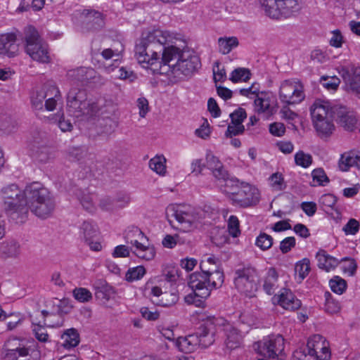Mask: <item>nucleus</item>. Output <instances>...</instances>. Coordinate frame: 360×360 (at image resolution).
Masks as SVG:
<instances>
[{
  "label": "nucleus",
  "instance_id": "12",
  "mask_svg": "<svg viewBox=\"0 0 360 360\" xmlns=\"http://www.w3.org/2000/svg\"><path fill=\"white\" fill-rule=\"evenodd\" d=\"M235 275L234 284L236 288L247 296L252 297L257 290L256 269L250 266L241 267L236 270Z\"/></svg>",
  "mask_w": 360,
  "mask_h": 360
},
{
  "label": "nucleus",
  "instance_id": "8",
  "mask_svg": "<svg viewBox=\"0 0 360 360\" xmlns=\"http://www.w3.org/2000/svg\"><path fill=\"white\" fill-rule=\"evenodd\" d=\"M224 191L229 195L232 204L240 207H248L256 205L260 199V194L257 188L249 184L236 181L234 186L224 188Z\"/></svg>",
  "mask_w": 360,
  "mask_h": 360
},
{
  "label": "nucleus",
  "instance_id": "46",
  "mask_svg": "<svg viewBox=\"0 0 360 360\" xmlns=\"http://www.w3.org/2000/svg\"><path fill=\"white\" fill-rule=\"evenodd\" d=\"M146 274V269L143 266H138L129 269L125 275V278L129 282L141 279Z\"/></svg>",
  "mask_w": 360,
  "mask_h": 360
},
{
  "label": "nucleus",
  "instance_id": "19",
  "mask_svg": "<svg viewBox=\"0 0 360 360\" xmlns=\"http://www.w3.org/2000/svg\"><path fill=\"white\" fill-rule=\"evenodd\" d=\"M29 146L33 158L39 162L46 163L55 157L53 149L41 138H34L30 141Z\"/></svg>",
  "mask_w": 360,
  "mask_h": 360
},
{
  "label": "nucleus",
  "instance_id": "59",
  "mask_svg": "<svg viewBox=\"0 0 360 360\" xmlns=\"http://www.w3.org/2000/svg\"><path fill=\"white\" fill-rule=\"evenodd\" d=\"M67 155L70 160L77 161L83 158L84 151L80 147H70L67 150Z\"/></svg>",
  "mask_w": 360,
  "mask_h": 360
},
{
  "label": "nucleus",
  "instance_id": "41",
  "mask_svg": "<svg viewBox=\"0 0 360 360\" xmlns=\"http://www.w3.org/2000/svg\"><path fill=\"white\" fill-rule=\"evenodd\" d=\"M310 261L307 258L297 262L295 266V271L298 274L301 281L304 280L310 271Z\"/></svg>",
  "mask_w": 360,
  "mask_h": 360
},
{
  "label": "nucleus",
  "instance_id": "52",
  "mask_svg": "<svg viewBox=\"0 0 360 360\" xmlns=\"http://www.w3.org/2000/svg\"><path fill=\"white\" fill-rule=\"evenodd\" d=\"M321 83L325 89L336 90L340 83V79L336 76H323L321 78Z\"/></svg>",
  "mask_w": 360,
  "mask_h": 360
},
{
  "label": "nucleus",
  "instance_id": "50",
  "mask_svg": "<svg viewBox=\"0 0 360 360\" xmlns=\"http://www.w3.org/2000/svg\"><path fill=\"white\" fill-rule=\"evenodd\" d=\"M330 286L333 292L341 295L346 290L347 283L344 279L336 276L330 281Z\"/></svg>",
  "mask_w": 360,
  "mask_h": 360
},
{
  "label": "nucleus",
  "instance_id": "49",
  "mask_svg": "<svg viewBox=\"0 0 360 360\" xmlns=\"http://www.w3.org/2000/svg\"><path fill=\"white\" fill-rule=\"evenodd\" d=\"M255 245L262 250H269L273 245V238L265 233H260L256 239Z\"/></svg>",
  "mask_w": 360,
  "mask_h": 360
},
{
  "label": "nucleus",
  "instance_id": "24",
  "mask_svg": "<svg viewBox=\"0 0 360 360\" xmlns=\"http://www.w3.org/2000/svg\"><path fill=\"white\" fill-rule=\"evenodd\" d=\"M277 302L283 309L295 311L300 308L301 301L289 289H283L278 295Z\"/></svg>",
  "mask_w": 360,
  "mask_h": 360
},
{
  "label": "nucleus",
  "instance_id": "62",
  "mask_svg": "<svg viewBox=\"0 0 360 360\" xmlns=\"http://www.w3.org/2000/svg\"><path fill=\"white\" fill-rule=\"evenodd\" d=\"M295 246V238L294 237H287L280 243V250L282 253L285 254Z\"/></svg>",
  "mask_w": 360,
  "mask_h": 360
},
{
  "label": "nucleus",
  "instance_id": "27",
  "mask_svg": "<svg viewBox=\"0 0 360 360\" xmlns=\"http://www.w3.org/2000/svg\"><path fill=\"white\" fill-rule=\"evenodd\" d=\"M318 266L328 271L338 266L339 262L337 259L326 255L324 250H320L316 255Z\"/></svg>",
  "mask_w": 360,
  "mask_h": 360
},
{
  "label": "nucleus",
  "instance_id": "44",
  "mask_svg": "<svg viewBox=\"0 0 360 360\" xmlns=\"http://www.w3.org/2000/svg\"><path fill=\"white\" fill-rule=\"evenodd\" d=\"M312 156L309 153H305L302 150H299L295 155V162L297 165L303 168H307L312 164Z\"/></svg>",
  "mask_w": 360,
  "mask_h": 360
},
{
  "label": "nucleus",
  "instance_id": "30",
  "mask_svg": "<svg viewBox=\"0 0 360 360\" xmlns=\"http://www.w3.org/2000/svg\"><path fill=\"white\" fill-rule=\"evenodd\" d=\"M278 274L275 269H269L267 276L264 280L263 285L264 290L269 295L275 292V290L278 288Z\"/></svg>",
  "mask_w": 360,
  "mask_h": 360
},
{
  "label": "nucleus",
  "instance_id": "45",
  "mask_svg": "<svg viewBox=\"0 0 360 360\" xmlns=\"http://www.w3.org/2000/svg\"><path fill=\"white\" fill-rule=\"evenodd\" d=\"M112 288L107 285H102L96 288L95 296L102 303L108 302L111 296Z\"/></svg>",
  "mask_w": 360,
  "mask_h": 360
},
{
  "label": "nucleus",
  "instance_id": "25",
  "mask_svg": "<svg viewBox=\"0 0 360 360\" xmlns=\"http://www.w3.org/2000/svg\"><path fill=\"white\" fill-rule=\"evenodd\" d=\"M71 76L77 78L84 85L96 84L101 80L100 76L91 68H80L73 71Z\"/></svg>",
  "mask_w": 360,
  "mask_h": 360
},
{
  "label": "nucleus",
  "instance_id": "18",
  "mask_svg": "<svg viewBox=\"0 0 360 360\" xmlns=\"http://www.w3.org/2000/svg\"><path fill=\"white\" fill-rule=\"evenodd\" d=\"M201 271H195L192 274H198L200 277L198 280L200 281V285L202 288H207L210 292L212 289L220 288L224 280V276L221 271L216 269L213 271L205 270L202 263L200 264Z\"/></svg>",
  "mask_w": 360,
  "mask_h": 360
},
{
  "label": "nucleus",
  "instance_id": "3",
  "mask_svg": "<svg viewBox=\"0 0 360 360\" xmlns=\"http://www.w3.org/2000/svg\"><path fill=\"white\" fill-rule=\"evenodd\" d=\"M67 104L70 108L77 113L75 116L82 120H94L100 116L109 113L108 105L104 99L89 101L86 91H68Z\"/></svg>",
  "mask_w": 360,
  "mask_h": 360
},
{
  "label": "nucleus",
  "instance_id": "34",
  "mask_svg": "<svg viewBox=\"0 0 360 360\" xmlns=\"http://www.w3.org/2000/svg\"><path fill=\"white\" fill-rule=\"evenodd\" d=\"M280 97L283 102L294 105L304 100L305 95L304 91H281Z\"/></svg>",
  "mask_w": 360,
  "mask_h": 360
},
{
  "label": "nucleus",
  "instance_id": "22",
  "mask_svg": "<svg viewBox=\"0 0 360 360\" xmlns=\"http://www.w3.org/2000/svg\"><path fill=\"white\" fill-rule=\"evenodd\" d=\"M228 233H229L224 230L219 232V236L214 238V240H217L216 243H217L218 245L227 243L229 240V235L232 236L233 238H236L240 235L239 221L237 217L231 215L229 217L228 221Z\"/></svg>",
  "mask_w": 360,
  "mask_h": 360
},
{
  "label": "nucleus",
  "instance_id": "33",
  "mask_svg": "<svg viewBox=\"0 0 360 360\" xmlns=\"http://www.w3.org/2000/svg\"><path fill=\"white\" fill-rule=\"evenodd\" d=\"M52 119L63 132H70L73 129V124L70 119L65 117L63 110H59L53 115Z\"/></svg>",
  "mask_w": 360,
  "mask_h": 360
},
{
  "label": "nucleus",
  "instance_id": "14",
  "mask_svg": "<svg viewBox=\"0 0 360 360\" xmlns=\"http://www.w3.org/2000/svg\"><path fill=\"white\" fill-rule=\"evenodd\" d=\"M143 238V233L137 227L129 229L124 236L126 243L136 248L133 253L141 259L149 261L155 257V250L153 246L145 245L139 241Z\"/></svg>",
  "mask_w": 360,
  "mask_h": 360
},
{
  "label": "nucleus",
  "instance_id": "58",
  "mask_svg": "<svg viewBox=\"0 0 360 360\" xmlns=\"http://www.w3.org/2000/svg\"><path fill=\"white\" fill-rule=\"evenodd\" d=\"M162 275L167 281H174L179 276L178 269L174 266H165L162 271Z\"/></svg>",
  "mask_w": 360,
  "mask_h": 360
},
{
  "label": "nucleus",
  "instance_id": "48",
  "mask_svg": "<svg viewBox=\"0 0 360 360\" xmlns=\"http://www.w3.org/2000/svg\"><path fill=\"white\" fill-rule=\"evenodd\" d=\"M338 123L346 130H354L356 123V117L354 112L350 110Z\"/></svg>",
  "mask_w": 360,
  "mask_h": 360
},
{
  "label": "nucleus",
  "instance_id": "39",
  "mask_svg": "<svg viewBox=\"0 0 360 360\" xmlns=\"http://www.w3.org/2000/svg\"><path fill=\"white\" fill-rule=\"evenodd\" d=\"M325 297V311L328 314H336L340 310V303L335 300L330 292H326L324 293Z\"/></svg>",
  "mask_w": 360,
  "mask_h": 360
},
{
  "label": "nucleus",
  "instance_id": "32",
  "mask_svg": "<svg viewBox=\"0 0 360 360\" xmlns=\"http://www.w3.org/2000/svg\"><path fill=\"white\" fill-rule=\"evenodd\" d=\"M238 40L236 37H220L218 39L219 51L222 54H228L238 46Z\"/></svg>",
  "mask_w": 360,
  "mask_h": 360
},
{
  "label": "nucleus",
  "instance_id": "6",
  "mask_svg": "<svg viewBox=\"0 0 360 360\" xmlns=\"http://www.w3.org/2000/svg\"><path fill=\"white\" fill-rule=\"evenodd\" d=\"M23 39L25 52L32 60L42 63L50 62L48 45L34 27L29 25L24 29Z\"/></svg>",
  "mask_w": 360,
  "mask_h": 360
},
{
  "label": "nucleus",
  "instance_id": "29",
  "mask_svg": "<svg viewBox=\"0 0 360 360\" xmlns=\"http://www.w3.org/2000/svg\"><path fill=\"white\" fill-rule=\"evenodd\" d=\"M212 173L220 186H224V188L232 187L236 183V180L229 178V174L224 165H222L221 167L214 170Z\"/></svg>",
  "mask_w": 360,
  "mask_h": 360
},
{
  "label": "nucleus",
  "instance_id": "43",
  "mask_svg": "<svg viewBox=\"0 0 360 360\" xmlns=\"http://www.w3.org/2000/svg\"><path fill=\"white\" fill-rule=\"evenodd\" d=\"M46 95L45 91H32L30 99L32 107L34 110H42L44 108V100Z\"/></svg>",
  "mask_w": 360,
  "mask_h": 360
},
{
  "label": "nucleus",
  "instance_id": "17",
  "mask_svg": "<svg viewBox=\"0 0 360 360\" xmlns=\"http://www.w3.org/2000/svg\"><path fill=\"white\" fill-rule=\"evenodd\" d=\"M308 354L317 360H328L330 357L329 343L321 335L311 336L307 342Z\"/></svg>",
  "mask_w": 360,
  "mask_h": 360
},
{
  "label": "nucleus",
  "instance_id": "4",
  "mask_svg": "<svg viewBox=\"0 0 360 360\" xmlns=\"http://www.w3.org/2000/svg\"><path fill=\"white\" fill-rule=\"evenodd\" d=\"M1 193L6 214L17 223H23L27 219L25 189L22 191L17 184H12L4 187Z\"/></svg>",
  "mask_w": 360,
  "mask_h": 360
},
{
  "label": "nucleus",
  "instance_id": "42",
  "mask_svg": "<svg viewBox=\"0 0 360 360\" xmlns=\"http://www.w3.org/2000/svg\"><path fill=\"white\" fill-rule=\"evenodd\" d=\"M29 354V348L20 346L15 349H8L5 354L6 360H17L19 356H27Z\"/></svg>",
  "mask_w": 360,
  "mask_h": 360
},
{
  "label": "nucleus",
  "instance_id": "16",
  "mask_svg": "<svg viewBox=\"0 0 360 360\" xmlns=\"http://www.w3.org/2000/svg\"><path fill=\"white\" fill-rule=\"evenodd\" d=\"M200 277L198 274H191L188 285L193 290V293L187 295L184 297L185 302L188 304H193L198 307H205V299H207L210 292L207 288H202L200 285V281L198 280Z\"/></svg>",
  "mask_w": 360,
  "mask_h": 360
},
{
  "label": "nucleus",
  "instance_id": "51",
  "mask_svg": "<svg viewBox=\"0 0 360 360\" xmlns=\"http://www.w3.org/2000/svg\"><path fill=\"white\" fill-rule=\"evenodd\" d=\"M303 88L304 85L297 78L285 79L281 82L280 86L281 89L302 90Z\"/></svg>",
  "mask_w": 360,
  "mask_h": 360
},
{
  "label": "nucleus",
  "instance_id": "28",
  "mask_svg": "<svg viewBox=\"0 0 360 360\" xmlns=\"http://www.w3.org/2000/svg\"><path fill=\"white\" fill-rule=\"evenodd\" d=\"M0 252L5 257H16L20 254V245L14 240L3 242L0 245Z\"/></svg>",
  "mask_w": 360,
  "mask_h": 360
},
{
  "label": "nucleus",
  "instance_id": "61",
  "mask_svg": "<svg viewBox=\"0 0 360 360\" xmlns=\"http://www.w3.org/2000/svg\"><path fill=\"white\" fill-rule=\"evenodd\" d=\"M245 131V127L244 126H238L236 124H230L228 127L227 130L225 132V136L226 137L231 138L234 136H237L239 134H242Z\"/></svg>",
  "mask_w": 360,
  "mask_h": 360
},
{
  "label": "nucleus",
  "instance_id": "15",
  "mask_svg": "<svg viewBox=\"0 0 360 360\" xmlns=\"http://www.w3.org/2000/svg\"><path fill=\"white\" fill-rule=\"evenodd\" d=\"M200 66L199 58L187 50L183 52L181 58L172 65V72L176 77L181 79L191 75Z\"/></svg>",
  "mask_w": 360,
  "mask_h": 360
},
{
  "label": "nucleus",
  "instance_id": "63",
  "mask_svg": "<svg viewBox=\"0 0 360 360\" xmlns=\"http://www.w3.org/2000/svg\"><path fill=\"white\" fill-rule=\"evenodd\" d=\"M206 160L207 168L210 169L212 172L214 170L219 169V167H221V166L223 165V164L220 162L218 158L211 154L207 155Z\"/></svg>",
  "mask_w": 360,
  "mask_h": 360
},
{
  "label": "nucleus",
  "instance_id": "21",
  "mask_svg": "<svg viewBox=\"0 0 360 360\" xmlns=\"http://www.w3.org/2000/svg\"><path fill=\"white\" fill-rule=\"evenodd\" d=\"M19 51L16 37L13 33H7L0 36V57L13 58Z\"/></svg>",
  "mask_w": 360,
  "mask_h": 360
},
{
  "label": "nucleus",
  "instance_id": "31",
  "mask_svg": "<svg viewBox=\"0 0 360 360\" xmlns=\"http://www.w3.org/2000/svg\"><path fill=\"white\" fill-rule=\"evenodd\" d=\"M63 340L62 345L66 349L76 347L79 342V334L74 328L67 330L61 336Z\"/></svg>",
  "mask_w": 360,
  "mask_h": 360
},
{
  "label": "nucleus",
  "instance_id": "13",
  "mask_svg": "<svg viewBox=\"0 0 360 360\" xmlns=\"http://www.w3.org/2000/svg\"><path fill=\"white\" fill-rule=\"evenodd\" d=\"M167 217H174L179 224V229L184 232L190 231L198 221V216L190 207L170 205L167 209Z\"/></svg>",
  "mask_w": 360,
  "mask_h": 360
},
{
  "label": "nucleus",
  "instance_id": "10",
  "mask_svg": "<svg viewBox=\"0 0 360 360\" xmlns=\"http://www.w3.org/2000/svg\"><path fill=\"white\" fill-rule=\"evenodd\" d=\"M265 13L271 18H288L301 9L300 0H259Z\"/></svg>",
  "mask_w": 360,
  "mask_h": 360
},
{
  "label": "nucleus",
  "instance_id": "37",
  "mask_svg": "<svg viewBox=\"0 0 360 360\" xmlns=\"http://www.w3.org/2000/svg\"><path fill=\"white\" fill-rule=\"evenodd\" d=\"M81 231L85 242L94 240V238L98 236V231L96 226L89 221H84L82 224Z\"/></svg>",
  "mask_w": 360,
  "mask_h": 360
},
{
  "label": "nucleus",
  "instance_id": "54",
  "mask_svg": "<svg viewBox=\"0 0 360 360\" xmlns=\"http://www.w3.org/2000/svg\"><path fill=\"white\" fill-rule=\"evenodd\" d=\"M73 295L77 300L81 302H88L92 298L91 292L83 288L75 289L73 290Z\"/></svg>",
  "mask_w": 360,
  "mask_h": 360
},
{
  "label": "nucleus",
  "instance_id": "20",
  "mask_svg": "<svg viewBox=\"0 0 360 360\" xmlns=\"http://www.w3.org/2000/svg\"><path fill=\"white\" fill-rule=\"evenodd\" d=\"M177 39L175 37L174 42H168L165 44L164 47V51L160 56V62L163 63L164 65H167L169 68H172V65L174 63H172L174 60H179L181 58V55L183 52H186L184 48H180L176 44Z\"/></svg>",
  "mask_w": 360,
  "mask_h": 360
},
{
  "label": "nucleus",
  "instance_id": "7",
  "mask_svg": "<svg viewBox=\"0 0 360 360\" xmlns=\"http://www.w3.org/2000/svg\"><path fill=\"white\" fill-rule=\"evenodd\" d=\"M199 328V332L195 334L188 335L185 337H179L176 340V345L180 351L184 353H191L198 346L207 347L214 342V332L207 321Z\"/></svg>",
  "mask_w": 360,
  "mask_h": 360
},
{
  "label": "nucleus",
  "instance_id": "60",
  "mask_svg": "<svg viewBox=\"0 0 360 360\" xmlns=\"http://www.w3.org/2000/svg\"><path fill=\"white\" fill-rule=\"evenodd\" d=\"M116 209L122 208L129 204L131 201L130 195L127 193H120L114 199Z\"/></svg>",
  "mask_w": 360,
  "mask_h": 360
},
{
  "label": "nucleus",
  "instance_id": "57",
  "mask_svg": "<svg viewBox=\"0 0 360 360\" xmlns=\"http://www.w3.org/2000/svg\"><path fill=\"white\" fill-rule=\"evenodd\" d=\"M179 235L174 236L167 235L162 240V245L167 248H173L178 243H184Z\"/></svg>",
  "mask_w": 360,
  "mask_h": 360
},
{
  "label": "nucleus",
  "instance_id": "1",
  "mask_svg": "<svg viewBox=\"0 0 360 360\" xmlns=\"http://www.w3.org/2000/svg\"><path fill=\"white\" fill-rule=\"evenodd\" d=\"M175 36L166 30H155L143 37L136 45V56L141 64L153 65L160 60L165 44L174 42Z\"/></svg>",
  "mask_w": 360,
  "mask_h": 360
},
{
  "label": "nucleus",
  "instance_id": "36",
  "mask_svg": "<svg viewBox=\"0 0 360 360\" xmlns=\"http://www.w3.org/2000/svg\"><path fill=\"white\" fill-rule=\"evenodd\" d=\"M250 71L245 68H238L233 70L229 77V79L233 83L247 82L250 79Z\"/></svg>",
  "mask_w": 360,
  "mask_h": 360
},
{
  "label": "nucleus",
  "instance_id": "2",
  "mask_svg": "<svg viewBox=\"0 0 360 360\" xmlns=\"http://www.w3.org/2000/svg\"><path fill=\"white\" fill-rule=\"evenodd\" d=\"M25 195L27 215L30 210L41 219H46L52 214L56 206L55 200L42 184L35 181L27 185Z\"/></svg>",
  "mask_w": 360,
  "mask_h": 360
},
{
  "label": "nucleus",
  "instance_id": "40",
  "mask_svg": "<svg viewBox=\"0 0 360 360\" xmlns=\"http://www.w3.org/2000/svg\"><path fill=\"white\" fill-rule=\"evenodd\" d=\"M349 111L345 105L334 104L329 101L328 112L332 115L333 119L336 117L338 122L342 120Z\"/></svg>",
  "mask_w": 360,
  "mask_h": 360
},
{
  "label": "nucleus",
  "instance_id": "26",
  "mask_svg": "<svg viewBox=\"0 0 360 360\" xmlns=\"http://www.w3.org/2000/svg\"><path fill=\"white\" fill-rule=\"evenodd\" d=\"M338 164L340 170L343 172L347 171L352 167L360 168V155L354 150L345 152L341 155Z\"/></svg>",
  "mask_w": 360,
  "mask_h": 360
},
{
  "label": "nucleus",
  "instance_id": "47",
  "mask_svg": "<svg viewBox=\"0 0 360 360\" xmlns=\"http://www.w3.org/2000/svg\"><path fill=\"white\" fill-rule=\"evenodd\" d=\"M338 123L346 130H354L356 123V117L354 112L350 110Z\"/></svg>",
  "mask_w": 360,
  "mask_h": 360
},
{
  "label": "nucleus",
  "instance_id": "55",
  "mask_svg": "<svg viewBox=\"0 0 360 360\" xmlns=\"http://www.w3.org/2000/svg\"><path fill=\"white\" fill-rule=\"evenodd\" d=\"M359 222L355 219H350L343 226L342 231L345 235H355L359 231Z\"/></svg>",
  "mask_w": 360,
  "mask_h": 360
},
{
  "label": "nucleus",
  "instance_id": "23",
  "mask_svg": "<svg viewBox=\"0 0 360 360\" xmlns=\"http://www.w3.org/2000/svg\"><path fill=\"white\" fill-rule=\"evenodd\" d=\"M82 23L87 30H96L103 25V15L95 10H84L82 13Z\"/></svg>",
  "mask_w": 360,
  "mask_h": 360
},
{
  "label": "nucleus",
  "instance_id": "53",
  "mask_svg": "<svg viewBox=\"0 0 360 360\" xmlns=\"http://www.w3.org/2000/svg\"><path fill=\"white\" fill-rule=\"evenodd\" d=\"M311 176L313 181H316L319 186H324L329 182V179L322 168L314 169L311 172Z\"/></svg>",
  "mask_w": 360,
  "mask_h": 360
},
{
  "label": "nucleus",
  "instance_id": "35",
  "mask_svg": "<svg viewBox=\"0 0 360 360\" xmlns=\"http://www.w3.org/2000/svg\"><path fill=\"white\" fill-rule=\"evenodd\" d=\"M166 159L163 155H156L149 161L150 168L160 176L166 174Z\"/></svg>",
  "mask_w": 360,
  "mask_h": 360
},
{
  "label": "nucleus",
  "instance_id": "11",
  "mask_svg": "<svg viewBox=\"0 0 360 360\" xmlns=\"http://www.w3.org/2000/svg\"><path fill=\"white\" fill-rule=\"evenodd\" d=\"M257 352L271 360H279L284 350V338L281 335H271L264 338L256 344Z\"/></svg>",
  "mask_w": 360,
  "mask_h": 360
},
{
  "label": "nucleus",
  "instance_id": "38",
  "mask_svg": "<svg viewBox=\"0 0 360 360\" xmlns=\"http://www.w3.org/2000/svg\"><path fill=\"white\" fill-rule=\"evenodd\" d=\"M41 321L35 323L32 320V331L35 338L41 342H47L49 339V335L47 333L46 328L41 324Z\"/></svg>",
  "mask_w": 360,
  "mask_h": 360
},
{
  "label": "nucleus",
  "instance_id": "9",
  "mask_svg": "<svg viewBox=\"0 0 360 360\" xmlns=\"http://www.w3.org/2000/svg\"><path fill=\"white\" fill-rule=\"evenodd\" d=\"M199 319L202 321H207V324L210 325L212 331L215 332L218 329H221L226 337V345L229 348L232 349L240 345L242 340V335L224 318L202 314L199 315Z\"/></svg>",
  "mask_w": 360,
  "mask_h": 360
},
{
  "label": "nucleus",
  "instance_id": "56",
  "mask_svg": "<svg viewBox=\"0 0 360 360\" xmlns=\"http://www.w3.org/2000/svg\"><path fill=\"white\" fill-rule=\"evenodd\" d=\"M247 114L244 109L240 108L230 114L231 124L243 126V122L246 118Z\"/></svg>",
  "mask_w": 360,
  "mask_h": 360
},
{
  "label": "nucleus",
  "instance_id": "64",
  "mask_svg": "<svg viewBox=\"0 0 360 360\" xmlns=\"http://www.w3.org/2000/svg\"><path fill=\"white\" fill-rule=\"evenodd\" d=\"M352 89L360 90V68H352Z\"/></svg>",
  "mask_w": 360,
  "mask_h": 360
},
{
  "label": "nucleus",
  "instance_id": "5",
  "mask_svg": "<svg viewBox=\"0 0 360 360\" xmlns=\"http://www.w3.org/2000/svg\"><path fill=\"white\" fill-rule=\"evenodd\" d=\"M328 107L329 101L321 99L316 100L310 107L312 125L317 136L322 139L331 136L335 130Z\"/></svg>",
  "mask_w": 360,
  "mask_h": 360
}]
</instances>
